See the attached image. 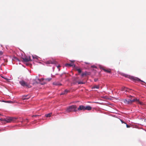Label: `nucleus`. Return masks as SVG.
I'll list each match as a JSON object with an SVG mask.
<instances>
[{
  "label": "nucleus",
  "instance_id": "1",
  "mask_svg": "<svg viewBox=\"0 0 146 146\" xmlns=\"http://www.w3.org/2000/svg\"><path fill=\"white\" fill-rule=\"evenodd\" d=\"M133 98V99H131L128 100L124 99L123 100V102L126 104H131L133 102H135L137 104L141 105L143 104V103L141 102L139 99H137V98L134 97Z\"/></svg>",
  "mask_w": 146,
  "mask_h": 146
},
{
  "label": "nucleus",
  "instance_id": "2",
  "mask_svg": "<svg viewBox=\"0 0 146 146\" xmlns=\"http://www.w3.org/2000/svg\"><path fill=\"white\" fill-rule=\"evenodd\" d=\"M77 107L76 105H72L68 107L66 109V111L67 112H70L72 111L76 112L77 111Z\"/></svg>",
  "mask_w": 146,
  "mask_h": 146
},
{
  "label": "nucleus",
  "instance_id": "3",
  "mask_svg": "<svg viewBox=\"0 0 146 146\" xmlns=\"http://www.w3.org/2000/svg\"><path fill=\"white\" fill-rule=\"evenodd\" d=\"M17 118L15 117H7L5 118L6 123H9L12 122H15L16 121Z\"/></svg>",
  "mask_w": 146,
  "mask_h": 146
},
{
  "label": "nucleus",
  "instance_id": "4",
  "mask_svg": "<svg viewBox=\"0 0 146 146\" xmlns=\"http://www.w3.org/2000/svg\"><path fill=\"white\" fill-rule=\"evenodd\" d=\"M129 78H130L131 80L135 82L139 81L143 82L141 80L133 76H129Z\"/></svg>",
  "mask_w": 146,
  "mask_h": 146
},
{
  "label": "nucleus",
  "instance_id": "5",
  "mask_svg": "<svg viewBox=\"0 0 146 146\" xmlns=\"http://www.w3.org/2000/svg\"><path fill=\"white\" fill-rule=\"evenodd\" d=\"M20 84L23 87H27L29 88V85L25 81L22 80L19 82Z\"/></svg>",
  "mask_w": 146,
  "mask_h": 146
},
{
  "label": "nucleus",
  "instance_id": "6",
  "mask_svg": "<svg viewBox=\"0 0 146 146\" xmlns=\"http://www.w3.org/2000/svg\"><path fill=\"white\" fill-rule=\"evenodd\" d=\"M24 62H27L29 61H31V58L30 56H25L24 58H22Z\"/></svg>",
  "mask_w": 146,
  "mask_h": 146
},
{
  "label": "nucleus",
  "instance_id": "7",
  "mask_svg": "<svg viewBox=\"0 0 146 146\" xmlns=\"http://www.w3.org/2000/svg\"><path fill=\"white\" fill-rule=\"evenodd\" d=\"M57 63L56 61L54 60L52 61L51 60H49L48 61H47L46 62V63L47 64H56Z\"/></svg>",
  "mask_w": 146,
  "mask_h": 146
},
{
  "label": "nucleus",
  "instance_id": "8",
  "mask_svg": "<svg viewBox=\"0 0 146 146\" xmlns=\"http://www.w3.org/2000/svg\"><path fill=\"white\" fill-rule=\"evenodd\" d=\"M78 111H84L85 110V106L83 105H80L78 109Z\"/></svg>",
  "mask_w": 146,
  "mask_h": 146
},
{
  "label": "nucleus",
  "instance_id": "9",
  "mask_svg": "<svg viewBox=\"0 0 146 146\" xmlns=\"http://www.w3.org/2000/svg\"><path fill=\"white\" fill-rule=\"evenodd\" d=\"M101 68L105 72L108 73H110L111 72V70L109 69H105L104 67H101Z\"/></svg>",
  "mask_w": 146,
  "mask_h": 146
},
{
  "label": "nucleus",
  "instance_id": "10",
  "mask_svg": "<svg viewBox=\"0 0 146 146\" xmlns=\"http://www.w3.org/2000/svg\"><path fill=\"white\" fill-rule=\"evenodd\" d=\"M31 96L29 95L24 96H23L22 99L23 100H28L29 99Z\"/></svg>",
  "mask_w": 146,
  "mask_h": 146
},
{
  "label": "nucleus",
  "instance_id": "11",
  "mask_svg": "<svg viewBox=\"0 0 146 146\" xmlns=\"http://www.w3.org/2000/svg\"><path fill=\"white\" fill-rule=\"evenodd\" d=\"M65 66H75V65L74 64L73 62H72L71 63L68 64L67 63L65 64Z\"/></svg>",
  "mask_w": 146,
  "mask_h": 146
},
{
  "label": "nucleus",
  "instance_id": "12",
  "mask_svg": "<svg viewBox=\"0 0 146 146\" xmlns=\"http://www.w3.org/2000/svg\"><path fill=\"white\" fill-rule=\"evenodd\" d=\"M92 107L89 106H85V110H87L88 111L92 109Z\"/></svg>",
  "mask_w": 146,
  "mask_h": 146
},
{
  "label": "nucleus",
  "instance_id": "13",
  "mask_svg": "<svg viewBox=\"0 0 146 146\" xmlns=\"http://www.w3.org/2000/svg\"><path fill=\"white\" fill-rule=\"evenodd\" d=\"M69 92V91L67 90H65L63 92L60 94V95L65 94Z\"/></svg>",
  "mask_w": 146,
  "mask_h": 146
},
{
  "label": "nucleus",
  "instance_id": "14",
  "mask_svg": "<svg viewBox=\"0 0 146 146\" xmlns=\"http://www.w3.org/2000/svg\"><path fill=\"white\" fill-rule=\"evenodd\" d=\"M53 84L56 85V86H60L62 85V84H61L59 83L58 82H55L53 83Z\"/></svg>",
  "mask_w": 146,
  "mask_h": 146
},
{
  "label": "nucleus",
  "instance_id": "15",
  "mask_svg": "<svg viewBox=\"0 0 146 146\" xmlns=\"http://www.w3.org/2000/svg\"><path fill=\"white\" fill-rule=\"evenodd\" d=\"M92 89H95V88H96V89H99V85H95L93 86L92 87Z\"/></svg>",
  "mask_w": 146,
  "mask_h": 146
},
{
  "label": "nucleus",
  "instance_id": "16",
  "mask_svg": "<svg viewBox=\"0 0 146 146\" xmlns=\"http://www.w3.org/2000/svg\"><path fill=\"white\" fill-rule=\"evenodd\" d=\"M76 70L79 73H80L82 72L80 68H78V67L76 68Z\"/></svg>",
  "mask_w": 146,
  "mask_h": 146
},
{
  "label": "nucleus",
  "instance_id": "17",
  "mask_svg": "<svg viewBox=\"0 0 146 146\" xmlns=\"http://www.w3.org/2000/svg\"><path fill=\"white\" fill-rule=\"evenodd\" d=\"M5 118H0V120L4 122V123H6Z\"/></svg>",
  "mask_w": 146,
  "mask_h": 146
},
{
  "label": "nucleus",
  "instance_id": "18",
  "mask_svg": "<svg viewBox=\"0 0 146 146\" xmlns=\"http://www.w3.org/2000/svg\"><path fill=\"white\" fill-rule=\"evenodd\" d=\"M51 114V113H49L48 114L45 115L46 117H50Z\"/></svg>",
  "mask_w": 146,
  "mask_h": 146
},
{
  "label": "nucleus",
  "instance_id": "19",
  "mask_svg": "<svg viewBox=\"0 0 146 146\" xmlns=\"http://www.w3.org/2000/svg\"><path fill=\"white\" fill-rule=\"evenodd\" d=\"M78 84H83L85 83L83 82H78Z\"/></svg>",
  "mask_w": 146,
  "mask_h": 146
},
{
  "label": "nucleus",
  "instance_id": "20",
  "mask_svg": "<svg viewBox=\"0 0 146 146\" xmlns=\"http://www.w3.org/2000/svg\"><path fill=\"white\" fill-rule=\"evenodd\" d=\"M86 72H85V73H83L82 74H81V76L82 77L83 76H85V75H86Z\"/></svg>",
  "mask_w": 146,
  "mask_h": 146
},
{
  "label": "nucleus",
  "instance_id": "21",
  "mask_svg": "<svg viewBox=\"0 0 146 146\" xmlns=\"http://www.w3.org/2000/svg\"><path fill=\"white\" fill-rule=\"evenodd\" d=\"M51 80V78H47L46 79V80L48 82L50 81Z\"/></svg>",
  "mask_w": 146,
  "mask_h": 146
},
{
  "label": "nucleus",
  "instance_id": "22",
  "mask_svg": "<svg viewBox=\"0 0 146 146\" xmlns=\"http://www.w3.org/2000/svg\"><path fill=\"white\" fill-rule=\"evenodd\" d=\"M40 115H33L32 116V117H36L37 116H38V117H39Z\"/></svg>",
  "mask_w": 146,
  "mask_h": 146
},
{
  "label": "nucleus",
  "instance_id": "23",
  "mask_svg": "<svg viewBox=\"0 0 146 146\" xmlns=\"http://www.w3.org/2000/svg\"><path fill=\"white\" fill-rule=\"evenodd\" d=\"M3 54V52L2 51H0V56L1 55Z\"/></svg>",
  "mask_w": 146,
  "mask_h": 146
},
{
  "label": "nucleus",
  "instance_id": "24",
  "mask_svg": "<svg viewBox=\"0 0 146 146\" xmlns=\"http://www.w3.org/2000/svg\"><path fill=\"white\" fill-rule=\"evenodd\" d=\"M129 97L130 98V99H133V97H132V96H130Z\"/></svg>",
  "mask_w": 146,
  "mask_h": 146
},
{
  "label": "nucleus",
  "instance_id": "25",
  "mask_svg": "<svg viewBox=\"0 0 146 146\" xmlns=\"http://www.w3.org/2000/svg\"><path fill=\"white\" fill-rule=\"evenodd\" d=\"M129 97L130 98V99H133V97H132V96H130Z\"/></svg>",
  "mask_w": 146,
  "mask_h": 146
},
{
  "label": "nucleus",
  "instance_id": "26",
  "mask_svg": "<svg viewBox=\"0 0 146 146\" xmlns=\"http://www.w3.org/2000/svg\"><path fill=\"white\" fill-rule=\"evenodd\" d=\"M126 88L125 87H124L123 88V90L124 91H126Z\"/></svg>",
  "mask_w": 146,
  "mask_h": 146
},
{
  "label": "nucleus",
  "instance_id": "27",
  "mask_svg": "<svg viewBox=\"0 0 146 146\" xmlns=\"http://www.w3.org/2000/svg\"><path fill=\"white\" fill-rule=\"evenodd\" d=\"M98 80V79L97 78H95L94 79V81L95 82H96Z\"/></svg>",
  "mask_w": 146,
  "mask_h": 146
},
{
  "label": "nucleus",
  "instance_id": "28",
  "mask_svg": "<svg viewBox=\"0 0 146 146\" xmlns=\"http://www.w3.org/2000/svg\"><path fill=\"white\" fill-rule=\"evenodd\" d=\"M33 58H35V59H37V57H35L34 56H33Z\"/></svg>",
  "mask_w": 146,
  "mask_h": 146
},
{
  "label": "nucleus",
  "instance_id": "29",
  "mask_svg": "<svg viewBox=\"0 0 146 146\" xmlns=\"http://www.w3.org/2000/svg\"><path fill=\"white\" fill-rule=\"evenodd\" d=\"M121 121L122 123H124L126 124V123L124 122L122 120H121Z\"/></svg>",
  "mask_w": 146,
  "mask_h": 146
},
{
  "label": "nucleus",
  "instance_id": "30",
  "mask_svg": "<svg viewBox=\"0 0 146 146\" xmlns=\"http://www.w3.org/2000/svg\"><path fill=\"white\" fill-rule=\"evenodd\" d=\"M126 127H127V128H129V127H130L129 125H128L127 124H126Z\"/></svg>",
  "mask_w": 146,
  "mask_h": 146
},
{
  "label": "nucleus",
  "instance_id": "31",
  "mask_svg": "<svg viewBox=\"0 0 146 146\" xmlns=\"http://www.w3.org/2000/svg\"><path fill=\"white\" fill-rule=\"evenodd\" d=\"M57 67L58 68H59L60 67V66L59 65L58 66H57Z\"/></svg>",
  "mask_w": 146,
  "mask_h": 146
},
{
  "label": "nucleus",
  "instance_id": "32",
  "mask_svg": "<svg viewBox=\"0 0 146 146\" xmlns=\"http://www.w3.org/2000/svg\"><path fill=\"white\" fill-rule=\"evenodd\" d=\"M85 63H86V64H89V63H87V62H85Z\"/></svg>",
  "mask_w": 146,
  "mask_h": 146
},
{
  "label": "nucleus",
  "instance_id": "33",
  "mask_svg": "<svg viewBox=\"0 0 146 146\" xmlns=\"http://www.w3.org/2000/svg\"><path fill=\"white\" fill-rule=\"evenodd\" d=\"M5 78V79H6V80H7V79L6 78Z\"/></svg>",
  "mask_w": 146,
  "mask_h": 146
},
{
  "label": "nucleus",
  "instance_id": "34",
  "mask_svg": "<svg viewBox=\"0 0 146 146\" xmlns=\"http://www.w3.org/2000/svg\"><path fill=\"white\" fill-rule=\"evenodd\" d=\"M125 77H127V76H125Z\"/></svg>",
  "mask_w": 146,
  "mask_h": 146
}]
</instances>
